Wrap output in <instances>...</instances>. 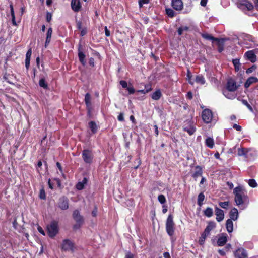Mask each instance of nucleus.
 Instances as JSON below:
<instances>
[{
    "label": "nucleus",
    "mask_w": 258,
    "mask_h": 258,
    "mask_svg": "<svg viewBox=\"0 0 258 258\" xmlns=\"http://www.w3.org/2000/svg\"><path fill=\"white\" fill-rule=\"evenodd\" d=\"M233 194L235 196L234 201L239 207H242L244 205L248 203L247 192L242 186L236 187L233 189Z\"/></svg>",
    "instance_id": "f257e3e1"
},
{
    "label": "nucleus",
    "mask_w": 258,
    "mask_h": 258,
    "mask_svg": "<svg viewBox=\"0 0 258 258\" xmlns=\"http://www.w3.org/2000/svg\"><path fill=\"white\" fill-rule=\"evenodd\" d=\"M201 36L204 39L206 40H211L212 41L217 42V45L218 46V51L219 52H221L224 50V39L223 38L219 39L218 38H215L213 37L212 35L209 34L208 33H202L201 34Z\"/></svg>",
    "instance_id": "f03ea898"
},
{
    "label": "nucleus",
    "mask_w": 258,
    "mask_h": 258,
    "mask_svg": "<svg viewBox=\"0 0 258 258\" xmlns=\"http://www.w3.org/2000/svg\"><path fill=\"white\" fill-rule=\"evenodd\" d=\"M58 222L55 220L52 221L47 226L48 235L51 238H54L59 232Z\"/></svg>",
    "instance_id": "7ed1b4c3"
},
{
    "label": "nucleus",
    "mask_w": 258,
    "mask_h": 258,
    "mask_svg": "<svg viewBox=\"0 0 258 258\" xmlns=\"http://www.w3.org/2000/svg\"><path fill=\"white\" fill-rule=\"evenodd\" d=\"M166 231L168 235L172 236L175 232V224L173 221V216L169 214L166 221Z\"/></svg>",
    "instance_id": "20e7f679"
},
{
    "label": "nucleus",
    "mask_w": 258,
    "mask_h": 258,
    "mask_svg": "<svg viewBox=\"0 0 258 258\" xmlns=\"http://www.w3.org/2000/svg\"><path fill=\"white\" fill-rule=\"evenodd\" d=\"M182 128L183 131L187 132L190 136L194 134L197 130L194 121L191 119L184 121Z\"/></svg>",
    "instance_id": "39448f33"
},
{
    "label": "nucleus",
    "mask_w": 258,
    "mask_h": 258,
    "mask_svg": "<svg viewBox=\"0 0 258 258\" xmlns=\"http://www.w3.org/2000/svg\"><path fill=\"white\" fill-rule=\"evenodd\" d=\"M62 250L64 251H71L74 253L76 247L75 243L69 239L63 240L61 246Z\"/></svg>",
    "instance_id": "423d86ee"
},
{
    "label": "nucleus",
    "mask_w": 258,
    "mask_h": 258,
    "mask_svg": "<svg viewBox=\"0 0 258 258\" xmlns=\"http://www.w3.org/2000/svg\"><path fill=\"white\" fill-rule=\"evenodd\" d=\"M82 157L85 163L91 164L94 158L92 151L89 149H84L82 152Z\"/></svg>",
    "instance_id": "0eeeda50"
},
{
    "label": "nucleus",
    "mask_w": 258,
    "mask_h": 258,
    "mask_svg": "<svg viewBox=\"0 0 258 258\" xmlns=\"http://www.w3.org/2000/svg\"><path fill=\"white\" fill-rule=\"evenodd\" d=\"M238 7L242 10L251 11L253 9V5L247 0H239L237 3Z\"/></svg>",
    "instance_id": "6e6552de"
},
{
    "label": "nucleus",
    "mask_w": 258,
    "mask_h": 258,
    "mask_svg": "<svg viewBox=\"0 0 258 258\" xmlns=\"http://www.w3.org/2000/svg\"><path fill=\"white\" fill-rule=\"evenodd\" d=\"M201 116L204 123L208 124L211 122L213 114L210 109H205L202 111Z\"/></svg>",
    "instance_id": "1a4fd4ad"
},
{
    "label": "nucleus",
    "mask_w": 258,
    "mask_h": 258,
    "mask_svg": "<svg viewBox=\"0 0 258 258\" xmlns=\"http://www.w3.org/2000/svg\"><path fill=\"white\" fill-rule=\"evenodd\" d=\"M77 50L79 60L83 66H85L86 64L85 60L86 56L84 53L83 47L81 43L78 44Z\"/></svg>",
    "instance_id": "9d476101"
},
{
    "label": "nucleus",
    "mask_w": 258,
    "mask_h": 258,
    "mask_svg": "<svg viewBox=\"0 0 258 258\" xmlns=\"http://www.w3.org/2000/svg\"><path fill=\"white\" fill-rule=\"evenodd\" d=\"M57 205L61 210H66L69 207V200L67 197L63 196L59 199Z\"/></svg>",
    "instance_id": "9b49d317"
},
{
    "label": "nucleus",
    "mask_w": 258,
    "mask_h": 258,
    "mask_svg": "<svg viewBox=\"0 0 258 258\" xmlns=\"http://www.w3.org/2000/svg\"><path fill=\"white\" fill-rule=\"evenodd\" d=\"M235 258H248L246 250L243 247H239L233 252Z\"/></svg>",
    "instance_id": "f8f14e48"
},
{
    "label": "nucleus",
    "mask_w": 258,
    "mask_h": 258,
    "mask_svg": "<svg viewBox=\"0 0 258 258\" xmlns=\"http://www.w3.org/2000/svg\"><path fill=\"white\" fill-rule=\"evenodd\" d=\"M91 95L89 93H87L85 94L84 102L86 106V109L87 111V115L88 116H91L92 111V104L91 102Z\"/></svg>",
    "instance_id": "ddd939ff"
},
{
    "label": "nucleus",
    "mask_w": 258,
    "mask_h": 258,
    "mask_svg": "<svg viewBox=\"0 0 258 258\" xmlns=\"http://www.w3.org/2000/svg\"><path fill=\"white\" fill-rule=\"evenodd\" d=\"M226 88L228 91L234 92L237 89L238 86L236 84V81L231 78L227 80Z\"/></svg>",
    "instance_id": "4468645a"
},
{
    "label": "nucleus",
    "mask_w": 258,
    "mask_h": 258,
    "mask_svg": "<svg viewBox=\"0 0 258 258\" xmlns=\"http://www.w3.org/2000/svg\"><path fill=\"white\" fill-rule=\"evenodd\" d=\"M203 174V168L199 165L195 166V170L192 173L191 176L195 181L197 180L199 177H202Z\"/></svg>",
    "instance_id": "2eb2a0df"
},
{
    "label": "nucleus",
    "mask_w": 258,
    "mask_h": 258,
    "mask_svg": "<svg viewBox=\"0 0 258 258\" xmlns=\"http://www.w3.org/2000/svg\"><path fill=\"white\" fill-rule=\"evenodd\" d=\"M227 234L224 233H221L217 239V245L219 246L225 245L227 241Z\"/></svg>",
    "instance_id": "dca6fc26"
},
{
    "label": "nucleus",
    "mask_w": 258,
    "mask_h": 258,
    "mask_svg": "<svg viewBox=\"0 0 258 258\" xmlns=\"http://www.w3.org/2000/svg\"><path fill=\"white\" fill-rule=\"evenodd\" d=\"M72 217L76 222L84 223V218L82 215H80V212L78 210H75L73 211Z\"/></svg>",
    "instance_id": "f3484780"
},
{
    "label": "nucleus",
    "mask_w": 258,
    "mask_h": 258,
    "mask_svg": "<svg viewBox=\"0 0 258 258\" xmlns=\"http://www.w3.org/2000/svg\"><path fill=\"white\" fill-rule=\"evenodd\" d=\"M215 212L216 216V219L218 222H221L224 219V211L221 209L219 208L217 206H216L215 207Z\"/></svg>",
    "instance_id": "a211bd4d"
},
{
    "label": "nucleus",
    "mask_w": 258,
    "mask_h": 258,
    "mask_svg": "<svg viewBox=\"0 0 258 258\" xmlns=\"http://www.w3.org/2000/svg\"><path fill=\"white\" fill-rule=\"evenodd\" d=\"M171 5L173 8L176 11H181L183 8V4L182 0H172Z\"/></svg>",
    "instance_id": "6ab92c4d"
},
{
    "label": "nucleus",
    "mask_w": 258,
    "mask_h": 258,
    "mask_svg": "<svg viewBox=\"0 0 258 258\" xmlns=\"http://www.w3.org/2000/svg\"><path fill=\"white\" fill-rule=\"evenodd\" d=\"M72 9L75 12L80 11L81 5L80 0H72L71 2Z\"/></svg>",
    "instance_id": "aec40b11"
},
{
    "label": "nucleus",
    "mask_w": 258,
    "mask_h": 258,
    "mask_svg": "<svg viewBox=\"0 0 258 258\" xmlns=\"http://www.w3.org/2000/svg\"><path fill=\"white\" fill-rule=\"evenodd\" d=\"M244 56L246 57L248 60L252 63H254L256 61V56L253 50H249L246 52L244 54Z\"/></svg>",
    "instance_id": "412c9836"
},
{
    "label": "nucleus",
    "mask_w": 258,
    "mask_h": 258,
    "mask_svg": "<svg viewBox=\"0 0 258 258\" xmlns=\"http://www.w3.org/2000/svg\"><path fill=\"white\" fill-rule=\"evenodd\" d=\"M258 82V78L256 77H249L245 81L244 84L245 88H248L253 83Z\"/></svg>",
    "instance_id": "4be33fe9"
},
{
    "label": "nucleus",
    "mask_w": 258,
    "mask_h": 258,
    "mask_svg": "<svg viewBox=\"0 0 258 258\" xmlns=\"http://www.w3.org/2000/svg\"><path fill=\"white\" fill-rule=\"evenodd\" d=\"M53 33V30L52 27H49L46 33V38L45 42V47L46 48L49 44L51 40L52 35Z\"/></svg>",
    "instance_id": "5701e85b"
},
{
    "label": "nucleus",
    "mask_w": 258,
    "mask_h": 258,
    "mask_svg": "<svg viewBox=\"0 0 258 258\" xmlns=\"http://www.w3.org/2000/svg\"><path fill=\"white\" fill-rule=\"evenodd\" d=\"M230 219L233 221H236L238 218V210L236 208H233L231 209L229 212Z\"/></svg>",
    "instance_id": "b1692460"
},
{
    "label": "nucleus",
    "mask_w": 258,
    "mask_h": 258,
    "mask_svg": "<svg viewBox=\"0 0 258 258\" xmlns=\"http://www.w3.org/2000/svg\"><path fill=\"white\" fill-rule=\"evenodd\" d=\"M250 151V149L246 148H238L237 151V154L239 156H244L247 158V153Z\"/></svg>",
    "instance_id": "393cba45"
},
{
    "label": "nucleus",
    "mask_w": 258,
    "mask_h": 258,
    "mask_svg": "<svg viewBox=\"0 0 258 258\" xmlns=\"http://www.w3.org/2000/svg\"><path fill=\"white\" fill-rule=\"evenodd\" d=\"M232 220H233L228 219L226 222V228L229 233H231L233 230V223Z\"/></svg>",
    "instance_id": "a878e982"
},
{
    "label": "nucleus",
    "mask_w": 258,
    "mask_h": 258,
    "mask_svg": "<svg viewBox=\"0 0 258 258\" xmlns=\"http://www.w3.org/2000/svg\"><path fill=\"white\" fill-rule=\"evenodd\" d=\"M162 96L160 89H158L153 92L151 95V98L154 100H159Z\"/></svg>",
    "instance_id": "bb28decb"
},
{
    "label": "nucleus",
    "mask_w": 258,
    "mask_h": 258,
    "mask_svg": "<svg viewBox=\"0 0 258 258\" xmlns=\"http://www.w3.org/2000/svg\"><path fill=\"white\" fill-rule=\"evenodd\" d=\"M88 125L93 134H95L97 132L98 127L96 122L94 121H91L88 123Z\"/></svg>",
    "instance_id": "cd10ccee"
},
{
    "label": "nucleus",
    "mask_w": 258,
    "mask_h": 258,
    "mask_svg": "<svg viewBox=\"0 0 258 258\" xmlns=\"http://www.w3.org/2000/svg\"><path fill=\"white\" fill-rule=\"evenodd\" d=\"M10 8L11 15L12 16V24L14 26H17V24L16 22V17H15L14 10V8H13V6L12 4H11L10 5Z\"/></svg>",
    "instance_id": "c85d7f7f"
},
{
    "label": "nucleus",
    "mask_w": 258,
    "mask_h": 258,
    "mask_svg": "<svg viewBox=\"0 0 258 258\" xmlns=\"http://www.w3.org/2000/svg\"><path fill=\"white\" fill-rule=\"evenodd\" d=\"M205 145L210 148H212L214 145V141L213 138L208 137L205 140Z\"/></svg>",
    "instance_id": "c756f323"
},
{
    "label": "nucleus",
    "mask_w": 258,
    "mask_h": 258,
    "mask_svg": "<svg viewBox=\"0 0 258 258\" xmlns=\"http://www.w3.org/2000/svg\"><path fill=\"white\" fill-rule=\"evenodd\" d=\"M204 215L208 217H211L213 215V209L210 207H207L204 211Z\"/></svg>",
    "instance_id": "7c9ffc66"
},
{
    "label": "nucleus",
    "mask_w": 258,
    "mask_h": 258,
    "mask_svg": "<svg viewBox=\"0 0 258 258\" xmlns=\"http://www.w3.org/2000/svg\"><path fill=\"white\" fill-rule=\"evenodd\" d=\"M205 198V197L203 192H201L199 194L198 196L197 204L199 206L201 207L203 205V202L204 201Z\"/></svg>",
    "instance_id": "2f4dec72"
},
{
    "label": "nucleus",
    "mask_w": 258,
    "mask_h": 258,
    "mask_svg": "<svg viewBox=\"0 0 258 258\" xmlns=\"http://www.w3.org/2000/svg\"><path fill=\"white\" fill-rule=\"evenodd\" d=\"M196 82L198 83H200L202 85H203L205 83V80L203 75H198L196 76Z\"/></svg>",
    "instance_id": "473e14b6"
},
{
    "label": "nucleus",
    "mask_w": 258,
    "mask_h": 258,
    "mask_svg": "<svg viewBox=\"0 0 258 258\" xmlns=\"http://www.w3.org/2000/svg\"><path fill=\"white\" fill-rule=\"evenodd\" d=\"M232 62L235 68V71L237 72L239 70L241 64L239 62V60L238 59H233Z\"/></svg>",
    "instance_id": "72a5a7b5"
},
{
    "label": "nucleus",
    "mask_w": 258,
    "mask_h": 258,
    "mask_svg": "<svg viewBox=\"0 0 258 258\" xmlns=\"http://www.w3.org/2000/svg\"><path fill=\"white\" fill-rule=\"evenodd\" d=\"M39 85L41 87H42L43 88L45 89H47L48 88V84L45 81V80L44 78H41L40 79L39 81Z\"/></svg>",
    "instance_id": "f704fd0d"
},
{
    "label": "nucleus",
    "mask_w": 258,
    "mask_h": 258,
    "mask_svg": "<svg viewBox=\"0 0 258 258\" xmlns=\"http://www.w3.org/2000/svg\"><path fill=\"white\" fill-rule=\"evenodd\" d=\"M12 75L7 72L5 73L3 76V79L9 84H12L10 80L12 79Z\"/></svg>",
    "instance_id": "c9c22d12"
},
{
    "label": "nucleus",
    "mask_w": 258,
    "mask_h": 258,
    "mask_svg": "<svg viewBox=\"0 0 258 258\" xmlns=\"http://www.w3.org/2000/svg\"><path fill=\"white\" fill-rule=\"evenodd\" d=\"M166 13L170 18H173L175 16V12L171 8L166 9Z\"/></svg>",
    "instance_id": "e433bc0d"
},
{
    "label": "nucleus",
    "mask_w": 258,
    "mask_h": 258,
    "mask_svg": "<svg viewBox=\"0 0 258 258\" xmlns=\"http://www.w3.org/2000/svg\"><path fill=\"white\" fill-rule=\"evenodd\" d=\"M207 237V236L205 233L203 232L202 233L201 237L199 238L198 241V243L200 245H203L204 244L205 239Z\"/></svg>",
    "instance_id": "4c0bfd02"
},
{
    "label": "nucleus",
    "mask_w": 258,
    "mask_h": 258,
    "mask_svg": "<svg viewBox=\"0 0 258 258\" xmlns=\"http://www.w3.org/2000/svg\"><path fill=\"white\" fill-rule=\"evenodd\" d=\"M216 227V223L213 221H210L208 223V225L206 229H208L210 231Z\"/></svg>",
    "instance_id": "58836bf2"
},
{
    "label": "nucleus",
    "mask_w": 258,
    "mask_h": 258,
    "mask_svg": "<svg viewBox=\"0 0 258 258\" xmlns=\"http://www.w3.org/2000/svg\"><path fill=\"white\" fill-rule=\"evenodd\" d=\"M248 183L249 185L252 188H255L257 186V184L254 179H250L248 180Z\"/></svg>",
    "instance_id": "ea45409f"
},
{
    "label": "nucleus",
    "mask_w": 258,
    "mask_h": 258,
    "mask_svg": "<svg viewBox=\"0 0 258 258\" xmlns=\"http://www.w3.org/2000/svg\"><path fill=\"white\" fill-rule=\"evenodd\" d=\"M126 89L128 91V94L130 95L133 94L135 92V89L131 84H130Z\"/></svg>",
    "instance_id": "a19ab883"
},
{
    "label": "nucleus",
    "mask_w": 258,
    "mask_h": 258,
    "mask_svg": "<svg viewBox=\"0 0 258 258\" xmlns=\"http://www.w3.org/2000/svg\"><path fill=\"white\" fill-rule=\"evenodd\" d=\"M141 164V160L139 157L136 159L134 161V168L137 169Z\"/></svg>",
    "instance_id": "79ce46f5"
},
{
    "label": "nucleus",
    "mask_w": 258,
    "mask_h": 258,
    "mask_svg": "<svg viewBox=\"0 0 258 258\" xmlns=\"http://www.w3.org/2000/svg\"><path fill=\"white\" fill-rule=\"evenodd\" d=\"M229 204V202L228 201L221 202L219 203V206L223 209H227Z\"/></svg>",
    "instance_id": "37998d69"
},
{
    "label": "nucleus",
    "mask_w": 258,
    "mask_h": 258,
    "mask_svg": "<svg viewBox=\"0 0 258 258\" xmlns=\"http://www.w3.org/2000/svg\"><path fill=\"white\" fill-rule=\"evenodd\" d=\"M158 200L159 201V202L163 204L166 202V200L165 198V197L163 195H159L158 197Z\"/></svg>",
    "instance_id": "c03bdc74"
},
{
    "label": "nucleus",
    "mask_w": 258,
    "mask_h": 258,
    "mask_svg": "<svg viewBox=\"0 0 258 258\" xmlns=\"http://www.w3.org/2000/svg\"><path fill=\"white\" fill-rule=\"evenodd\" d=\"M39 198L42 200L46 199L45 191L43 188H41L40 190Z\"/></svg>",
    "instance_id": "a18cd8bd"
},
{
    "label": "nucleus",
    "mask_w": 258,
    "mask_h": 258,
    "mask_svg": "<svg viewBox=\"0 0 258 258\" xmlns=\"http://www.w3.org/2000/svg\"><path fill=\"white\" fill-rule=\"evenodd\" d=\"M241 101H242V103H243V104L245 105L250 110H251V111L252 110V108L251 106L248 103V102H247V101L246 100L242 99L241 100Z\"/></svg>",
    "instance_id": "49530a36"
},
{
    "label": "nucleus",
    "mask_w": 258,
    "mask_h": 258,
    "mask_svg": "<svg viewBox=\"0 0 258 258\" xmlns=\"http://www.w3.org/2000/svg\"><path fill=\"white\" fill-rule=\"evenodd\" d=\"M83 223H81L79 222H76V224H74L73 226V229L74 230H77L81 228Z\"/></svg>",
    "instance_id": "de8ad7c7"
},
{
    "label": "nucleus",
    "mask_w": 258,
    "mask_h": 258,
    "mask_svg": "<svg viewBox=\"0 0 258 258\" xmlns=\"http://www.w3.org/2000/svg\"><path fill=\"white\" fill-rule=\"evenodd\" d=\"M255 65H252L251 67L248 68L246 71V73L247 74L251 73L256 69Z\"/></svg>",
    "instance_id": "09e8293b"
},
{
    "label": "nucleus",
    "mask_w": 258,
    "mask_h": 258,
    "mask_svg": "<svg viewBox=\"0 0 258 258\" xmlns=\"http://www.w3.org/2000/svg\"><path fill=\"white\" fill-rule=\"evenodd\" d=\"M31 55H32V48L30 47L28 49V50L26 53L25 59H31Z\"/></svg>",
    "instance_id": "8fccbe9b"
},
{
    "label": "nucleus",
    "mask_w": 258,
    "mask_h": 258,
    "mask_svg": "<svg viewBox=\"0 0 258 258\" xmlns=\"http://www.w3.org/2000/svg\"><path fill=\"white\" fill-rule=\"evenodd\" d=\"M53 180L56 181L57 186L59 188L62 189L63 188L61 185V180L59 178H54Z\"/></svg>",
    "instance_id": "3c124183"
},
{
    "label": "nucleus",
    "mask_w": 258,
    "mask_h": 258,
    "mask_svg": "<svg viewBox=\"0 0 258 258\" xmlns=\"http://www.w3.org/2000/svg\"><path fill=\"white\" fill-rule=\"evenodd\" d=\"M76 187L78 190H80L84 188V185H83V183H82V182H79L76 185Z\"/></svg>",
    "instance_id": "603ef678"
},
{
    "label": "nucleus",
    "mask_w": 258,
    "mask_h": 258,
    "mask_svg": "<svg viewBox=\"0 0 258 258\" xmlns=\"http://www.w3.org/2000/svg\"><path fill=\"white\" fill-rule=\"evenodd\" d=\"M187 77L188 79L189 83L191 85L193 84V83L190 81L192 77V75H191V73L190 72L189 69H188L187 71Z\"/></svg>",
    "instance_id": "864d4df0"
},
{
    "label": "nucleus",
    "mask_w": 258,
    "mask_h": 258,
    "mask_svg": "<svg viewBox=\"0 0 258 258\" xmlns=\"http://www.w3.org/2000/svg\"><path fill=\"white\" fill-rule=\"evenodd\" d=\"M42 165V162L41 160H39L38 163H37V166L36 167V170L38 172V173H40V169L39 168H41V166Z\"/></svg>",
    "instance_id": "5fc2aeb1"
},
{
    "label": "nucleus",
    "mask_w": 258,
    "mask_h": 258,
    "mask_svg": "<svg viewBox=\"0 0 258 258\" xmlns=\"http://www.w3.org/2000/svg\"><path fill=\"white\" fill-rule=\"evenodd\" d=\"M135 254L132 253L131 251H127L125 255L124 258H134Z\"/></svg>",
    "instance_id": "6e6d98bb"
},
{
    "label": "nucleus",
    "mask_w": 258,
    "mask_h": 258,
    "mask_svg": "<svg viewBox=\"0 0 258 258\" xmlns=\"http://www.w3.org/2000/svg\"><path fill=\"white\" fill-rule=\"evenodd\" d=\"M119 84L122 86V87L123 88H126L128 86L127 85L126 81H125L124 80L120 81Z\"/></svg>",
    "instance_id": "4d7b16f0"
},
{
    "label": "nucleus",
    "mask_w": 258,
    "mask_h": 258,
    "mask_svg": "<svg viewBox=\"0 0 258 258\" xmlns=\"http://www.w3.org/2000/svg\"><path fill=\"white\" fill-rule=\"evenodd\" d=\"M52 14L50 12H47V14H46V21L48 22H50V21L52 19Z\"/></svg>",
    "instance_id": "13d9d810"
},
{
    "label": "nucleus",
    "mask_w": 258,
    "mask_h": 258,
    "mask_svg": "<svg viewBox=\"0 0 258 258\" xmlns=\"http://www.w3.org/2000/svg\"><path fill=\"white\" fill-rule=\"evenodd\" d=\"M30 60L31 59H25V67L26 68L27 71H28L29 69Z\"/></svg>",
    "instance_id": "bf43d9fd"
},
{
    "label": "nucleus",
    "mask_w": 258,
    "mask_h": 258,
    "mask_svg": "<svg viewBox=\"0 0 258 258\" xmlns=\"http://www.w3.org/2000/svg\"><path fill=\"white\" fill-rule=\"evenodd\" d=\"M232 248L231 244L230 243H228L224 247V249L226 251H229Z\"/></svg>",
    "instance_id": "052dcab7"
},
{
    "label": "nucleus",
    "mask_w": 258,
    "mask_h": 258,
    "mask_svg": "<svg viewBox=\"0 0 258 258\" xmlns=\"http://www.w3.org/2000/svg\"><path fill=\"white\" fill-rule=\"evenodd\" d=\"M94 63H95V60H94V58H93V57L90 58L89 60V65L91 67H94V66H95Z\"/></svg>",
    "instance_id": "680f3d73"
},
{
    "label": "nucleus",
    "mask_w": 258,
    "mask_h": 258,
    "mask_svg": "<svg viewBox=\"0 0 258 258\" xmlns=\"http://www.w3.org/2000/svg\"><path fill=\"white\" fill-rule=\"evenodd\" d=\"M150 91H151L150 88H149L148 90L143 89V90H138V92H140V93H141L142 94H145L149 92Z\"/></svg>",
    "instance_id": "e2e57ef3"
},
{
    "label": "nucleus",
    "mask_w": 258,
    "mask_h": 258,
    "mask_svg": "<svg viewBox=\"0 0 258 258\" xmlns=\"http://www.w3.org/2000/svg\"><path fill=\"white\" fill-rule=\"evenodd\" d=\"M233 128L237 130V131H241L242 130V127L240 125H238L237 124H234L233 125Z\"/></svg>",
    "instance_id": "0e129e2a"
},
{
    "label": "nucleus",
    "mask_w": 258,
    "mask_h": 258,
    "mask_svg": "<svg viewBox=\"0 0 258 258\" xmlns=\"http://www.w3.org/2000/svg\"><path fill=\"white\" fill-rule=\"evenodd\" d=\"M117 119L120 121H123L124 120L123 113H120L118 116Z\"/></svg>",
    "instance_id": "69168bd1"
},
{
    "label": "nucleus",
    "mask_w": 258,
    "mask_h": 258,
    "mask_svg": "<svg viewBox=\"0 0 258 258\" xmlns=\"http://www.w3.org/2000/svg\"><path fill=\"white\" fill-rule=\"evenodd\" d=\"M76 26L78 30H81L82 28V22L80 21L76 20Z\"/></svg>",
    "instance_id": "338daca9"
},
{
    "label": "nucleus",
    "mask_w": 258,
    "mask_h": 258,
    "mask_svg": "<svg viewBox=\"0 0 258 258\" xmlns=\"http://www.w3.org/2000/svg\"><path fill=\"white\" fill-rule=\"evenodd\" d=\"M80 32V36H83L87 33V29L86 28H84L82 29Z\"/></svg>",
    "instance_id": "774afa93"
}]
</instances>
